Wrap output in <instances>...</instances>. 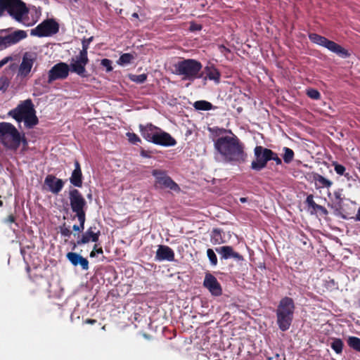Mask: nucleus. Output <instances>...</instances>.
Masks as SVG:
<instances>
[{"label": "nucleus", "mask_w": 360, "mask_h": 360, "mask_svg": "<svg viewBox=\"0 0 360 360\" xmlns=\"http://www.w3.org/2000/svg\"><path fill=\"white\" fill-rule=\"evenodd\" d=\"M215 150L226 162L231 164H242L246 162L248 154L245 146L236 135L225 136L214 142Z\"/></svg>", "instance_id": "1"}, {"label": "nucleus", "mask_w": 360, "mask_h": 360, "mask_svg": "<svg viewBox=\"0 0 360 360\" xmlns=\"http://www.w3.org/2000/svg\"><path fill=\"white\" fill-rule=\"evenodd\" d=\"M8 114L19 124L23 121L27 129H32L39 123V119L36 115V110L31 99L21 102Z\"/></svg>", "instance_id": "2"}, {"label": "nucleus", "mask_w": 360, "mask_h": 360, "mask_svg": "<svg viewBox=\"0 0 360 360\" xmlns=\"http://www.w3.org/2000/svg\"><path fill=\"white\" fill-rule=\"evenodd\" d=\"M295 303L289 297L282 298L276 310V323L278 328L283 331H287L291 326L295 312Z\"/></svg>", "instance_id": "3"}, {"label": "nucleus", "mask_w": 360, "mask_h": 360, "mask_svg": "<svg viewBox=\"0 0 360 360\" xmlns=\"http://www.w3.org/2000/svg\"><path fill=\"white\" fill-rule=\"evenodd\" d=\"M0 141L6 148L16 151L20 143L27 144L25 134L20 135L14 125L9 122L0 123Z\"/></svg>", "instance_id": "4"}, {"label": "nucleus", "mask_w": 360, "mask_h": 360, "mask_svg": "<svg viewBox=\"0 0 360 360\" xmlns=\"http://www.w3.org/2000/svg\"><path fill=\"white\" fill-rule=\"evenodd\" d=\"M29 9L22 0H0V18L8 15L18 22L27 18Z\"/></svg>", "instance_id": "5"}, {"label": "nucleus", "mask_w": 360, "mask_h": 360, "mask_svg": "<svg viewBox=\"0 0 360 360\" xmlns=\"http://www.w3.org/2000/svg\"><path fill=\"white\" fill-rule=\"evenodd\" d=\"M202 68L201 63L195 59H183L174 65L175 73L190 81L201 77L200 72Z\"/></svg>", "instance_id": "6"}, {"label": "nucleus", "mask_w": 360, "mask_h": 360, "mask_svg": "<svg viewBox=\"0 0 360 360\" xmlns=\"http://www.w3.org/2000/svg\"><path fill=\"white\" fill-rule=\"evenodd\" d=\"M309 39L311 42L328 49L342 58H346L350 56L349 51L342 46L316 33H310Z\"/></svg>", "instance_id": "7"}, {"label": "nucleus", "mask_w": 360, "mask_h": 360, "mask_svg": "<svg viewBox=\"0 0 360 360\" xmlns=\"http://www.w3.org/2000/svg\"><path fill=\"white\" fill-rule=\"evenodd\" d=\"M69 200L71 210L75 214V217L86 216L87 203L79 190L76 188L70 190Z\"/></svg>", "instance_id": "8"}, {"label": "nucleus", "mask_w": 360, "mask_h": 360, "mask_svg": "<svg viewBox=\"0 0 360 360\" xmlns=\"http://www.w3.org/2000/svg\"><path fill=\"white\" fill-rule=\"evenodd\" d=\"M271 150L262 146H257L254 149L255 160L252 162L250 167L252 170L259 172L266 167L269 161Z\"/></svg>", "instance_id": "9"}, {"label": "nucleus", "mask_w": 360, "mask_h": 360, "mask_svg": "<svg viewBox=\"0 0 360 360\" xmlns=\"http://www.w3.org/2000/svg\"><path fill=\"white\" fill-rule=\"evenodd\" d=\"M152 175L155 177V186L158 188H169L175 192L180 191V187L169 176L165 171L153 169Z\"/></svg>", "instance_id": "10"}, {"label": "nucleus", "mask_w": 360, "mask_h": 360, "mask_svg": "<svg viewBox=\"0 0 360 360\" xmlns=\"http://www.w3.org/2000/svg\"><path fill=\"white\" fill-rule=\"evenodd\" d=\"M59 31V25L53 19H47L31 30V34L39 37L55 34Z\"/></svg>", "instance_id": "11"}, {"label": "nucleus", "mask_w": 360, "mask_h": 360, "mask_svg": "<svg viewBox=\"0 0 360 360\" xmlns=\"http://www.w3.org/2000/svg\"><path fill=\"white\" fill-rule=\"evenodd\" d=\"M89 60L88 56L79 53L78 55L72 57L69 65L70 71L76 73L82 77L88 76L86 70V65Z\"/></svg>", "instance_id": "12"}, {"label": "nucleus", "mask_w": 360, "mask_h": 360, "mask_svg": "<svg viewBox=\"0 0 360 360\" xmlns=\"http://www.w3.org/2000/svg\"><path fill=\"white\" fill-rule=\"evenodd\" d=\"M69 65L65 63L60 62L54 65L48 72V84H50L58 79H66L69 75Z\"/></svg>", "instance_id": "13"}, {"label": "nucleus", "mask_w": 360, "mask_h": 360, "mask_svg": "<svg viewBox=\"0 0 360 360\" xmlns=\"http://www.w3.org/2000/svg\"><path fill=\"white\" fill-rule=\"evenodd\" d=\"M36 60L37 55L35 53L25 52L18 68V76L22 78L28 77Z\"/></svg>", "instance_id": "14"}, {"label": "nucleus", "mask_w": 360, "mask_h": 360, "mask_svg": "<svg viewBox=\"0 0 360 360\" xmlns=\"http://www.w3.org/2000/svg\"><path fill=\"white\" fill-rule=\"evenodd\" d=\"M27 37V32L21 30H15L5 37L0 36V51L16 44Z\"/></svg>", "instance_id": "15"}, {"label": "nucleus", "mask_w": 360, "mask_h": 360, "mask_svg": "<svg viewBox=\"0 0 360 360\" xmlns=\"http://www.w3.org/2000/svg\"><path fill=\"white\" fill-rule=\"evenodd\" d=\"M203 286L214 297L222 295V288L217 278L210 273H206L203 281Z\"/></svg>", "instance_id": "16"}, {"label": "nucleus", "mask_w": 360, "mask_h": 360, "mask_svg": "<svg viewBox=\"0 0 360 360\" xmlns=\"http://www.w3.org/2000/svg\"><path fill=\"white\" fill-rule=\"evenodd\" d=\"M65 182L53 174H48L44 179V185L53 194H58L63 189Z\"/></svg>", "instance_id": "17"}, {"label": "nucleus", "mask_w": 360, "mask_h": 360, "mask_svg": "<svg viewBox=\"0 0 360 360\" xmlns=\"http://www.w3.org/2000/svg\"><path fill=\"white\" fill-rule=\"evenodd\" d=\"M139 129L143 138L147 141L153 143L160 128L148 123L146 125L139 124Z\"/></svg>", "instance_id": "18"}, {"label": "nucleus", "mask_w": 360, "mask_h": 360, "mask_svg": "<svg viewBox=\"0 0 360 360\" xmlns=\"http://www.w3.org/2000/svg\"><path fill=\"white\" fill-rule=\"evenodd\" d=\"M100 233H92L90 231H86L82 234L77 236V240L76 242H71L72 244V250H75L77 245L89 243L90 241L97 243L99 240Z\"/></svg>", "instance_id": "19"}, {"label": "nucleus", "mask_w": 360, "mask_h": 360, "mask_svg": "<svg viewBox=\"0 0 360 360\" xmlns=\"http://www.w3.org/2000/svg\"><path fill=\"white\" fill-rule=\"evenodd\" d=\"M175 254L174 250L167 245H160L156 251L155 259L156 261L167 260L172 262L174 260Z\"/></svg>", "instance_id": "20"}, {"label": "nucleus", "mask_w": 360, "mask_h": 360, "mask_svg": "<svg viewBox=\"0 0 360 360\" xmlns=\"http://www.w3.org/2000/svg\"><path fill=\"white\" fill-rule=\"evenodd\" d=\"M153 143L162 146H174L176 141L169 133L160 129Z\"/></svg>", "instance_id": "21"}, {"label": "nucleus", "mask_w": 360, "mask_h": 360, "mask_svg": "<svg viewBox=\"0 0 360 360\" xmlns=\"http://www.w3.org/2000/svg\"><path fill=\"white\" fill-rule=\"evenodd\" d=\"M311 181L314 183L316 189L330 188L333 182L317 172H311L309 174Z\"/></svg>", "instance_id": "22"}, {"label": "nucleus", "mask_w": 360, "mask_h": 360, "mask_svg": "<svg viewBox=\"0 0 360 360\" xmlns=\"http://www.w3.org/2000/svg\"><path fill=\"white\" fill-rule=\"evenodd\" d=\"M216 251L221 255V259H228L230 258H233L237 261L243 259V256L238 252H235L233 248L229 245L217 248Z\"/></svg>", "instance_id": "23"}, {"label": "nucleus", "mask_w": 360, "mask_h": 360, "mask_svg": "<svg viewBox=\"0 0 360 360\" xmlns=\"http://www.w3.org/2000/svg\"><path fill=\"white\" fill-rule=\"evenodd\" d=\"M66 257L73 266L80 265L83 270L89 269V261L79 254L70 252L67 253Z\"/></svg>", "instance_id": "24"}, {"label": "nucleus", "mask_w": 360, "mask_h": 360, "mask_svg": "<svg viewBox=\"0 0 360 360\" xmlns=\"http://www.w3.org/2000/svg\"><path fill=\"white\" fill-rule=\"evenodd\" d=\"M75 169L72 171L70 177V183L75 187L81 188L82 186L83 176L81 166L78 160H75Z\"/></svg>", "instance_id": "25"}, {"label": "nucleus", "mask_w": 360, "mask_h": 360, "mask_svg": "<svg viewBox=\"0 0 360 360\" xmlns=\"http://www.w3.org/2000/svg\"><path fill=\"white\" fill-rule=\"evenodd\" d=\"M205 72L206 73V78L214 81L217 84L220 82V72L214 65L206 66Z\"/></svg>", "instance_id": "26"}, {"label": "nucleus", "mask_w": 360, "mask_h": 360, "mask_svg": "<svg viewBox=\"0 0 360 360\" xmlns=\"http://www.w3.org/2000/svg\"><path fill=\"white\" fill-rule=\"evenodd\" d=\"M193 107L198 110H210L217 108V107L213 106L211 103L204 100L195 101L193 103Z\"/></svg>", "instance_id": "27"}, {"label": "nucleus", "mask_w": 360, "mask_h": 360, "mask_svg": "<svg viewBox=\"0 0 360 360\" xmlns=\"http://www.w3.org/2000/svg\"><path fill=\"white\" fill-rule=\"evenodd\" d=\"M333 207L338 208L342 206L343 202V198L342 197V191H335L333 192Z\"/></svg>", "instance_id": "28"}, {"label": "nucleus", "mask_w": 360, "mask_h": 360, "mask_svg": "<svg viewBox=\"0 0 360 360\" xmlns=\"http://www.w3.org/2000/svg\"><path fill=\"white\" fill-rule=\"evenodd\" d=\"M347 345L354 350L360 352V338L355 336H350L347 339Z\"/></svg>", "instance_id": "29"}, {"label": "nucleus", "mask_w": 360, "mask_h": 360, "mask_svg": "<svg viewBox=\"0 0 360 360\" xmlns=\"http://www.w3.org/2000/svg\"><path fill=\"white\" fill-rule=\"evenodd\" d=\"M344 343L340 338H333L330 344L331 348L335 352L336 354H340L342 352Z\"/></svg>", "instance_id": "30"}, {"label": "nucleus", "mask_w": 360, "mask_h": 360, "mask_svg": "<svg viewBox=\"0 0 360 360\" xmlns=\"http://www.w3.org/2000/svg\"><path fill=\"white\" fill-rule=\"evenodd\" d=\"M211 241L213 244H221L224 243L221 236V231L219 229H214L211 234Z\"/></svg>", "instance_id": "31"}, {"label": "nucleus", "mask_w": 360, "mask_h": 360, "mask_svg": "<svg viewBox=\"0 0 360 360\" xmlns=\"http://www.w3.org/2000/svg\"><path fill=\"white\" fill-rule=\"evenodd\" d=\"M283 150L284 152L283 155L284 162L286 164L290 163L294 158V151L288 147H284Z\"/></svg>", "instance_id": "32"}, {"label": "nucleus", "mask_w": 360, "mask_h": 360, "mask_svg": "<svg viewBox=\"0 0 360 360\" xmlns=\"http://www.w3.org/2000/svg\"><path fill=\"white\" fill-rule=\"evenodd\" d=\"M134 57L132 54L126 53H123L120 56V58L117 60V63L120 65H125L131 63L134 60Z\"/></svg>", "instance_id": "33"}, {"label": "nucleus", "mask_w": 360, "mask_h": 360, "mask_svg": "<svg viewBox=\"0 0 360 360\" xmlns=\"http://www.w3.org/2000/svg\"><path fill=\"white\" fill-rule=\"evenodd\" d=\"M77 218L78 219V221L79 223V225L74 224L72 226L73 231L76 232H83L84 229V224L86 221V216H79V217H74L73 219Z\"/></svg>", "instance_id": "34"}, {"label": "nucleus", "mask_w": 360, "mask_h": 360, "mask_svg": "<svg viewBox=\"0 0 360 360\" xmlns=\"http://www.w3.org/2000/svg\"><path fill=\"white\" fill-rule=\"evenodd\" d=\"M93 37H91L89 38H84L82 41V49L79 51V53L88 56V49L89 47V44L93 41Z\"/></svg>", "instance_id": "35"}, {"label": "nucleus", "mask_w": 360, "mask_h": 360, "mask_svg": "<svg viewBox=\"0 0 360 360\" xmlns=\"http://www.w3.org/2000/svg\"><path fill=\"white\" fill-rule=\"evenodd\" d=\"M331 165L334 167V170L337 174L342 176L346 172V167L344 165L339 164L338 162L333 161Z\"/></svg>", "instance_id": "36"}, {"label": "nucleus", "mask_w": 360, "mask_h": 360, "mask_svg": "<svg viewBox=\"0 0 360 360\" xmlns=\"http://www.w3.org/2000/svg\"><path fill=\"white\" fill-rule=\"evenodd\" d=\"M126 136H127V137L128 139L129 142L132 143V144L136 145L138 143H141V140L139 138V136L137 134H136L135 133L127 132L126 134Z\"/></svg>", "instance_id": "37"}, {"label": "nucleus", "mask_w": 360, "mask_h": 360, "mask_svg": "<svg viewBox=\"0 0 360 360\" xmlns=\"http://www.w3.org/2000/svg\"><path fill=\"white\" fill-rule=\"evenodd\" d=\"M130 79L131 81L136 82L138 84H142L145 82L147 79V75L141 74V75H133L130 76Z\"/></svg>", "instance_id": "38"}, {"label": "nucleus", "mask_w": 360, "mask_h": 360, "mask_svg": "<svg viewBox=\"0 0 360 360\" xmlns=\"http://www.w3.org/2000/svg\"><path fill=\"white\" fill-rule=\"evenodd\" d=\"M307 95L310 98L314 99V100H319L321 98V94L320 92L315 89H309L307 90Z\"/></svg>", "instance_id": "39"}, {"label": "nucleus", "mask_w": 360, "mask_h": 360, "mask_svg": "<svg viewBox=\"0 0 360 360\" xmlns=\"http://www.w3.org/2000/svg\"><path fill=\"white\" fill-rule=\"evenodd\" d=\"M305 202L308 207H311L314 211H316V208H319V205L314 202V195L312 194L307 195Z\"/></svg>", "instance_id": "40"}, {"label": "nucleus", "mask_w": 360, "mask_h": 360, "mask_svg": "<svg viewBox=\"0 0 360 360\" xmlns=\"http://www.w3.org/2000/svg\"><path fill=\"white\" fill-rule=\"evenodd\" d=\"M207 255L210 259L211 264L213 266H216L217 264V257L214 250L210 248L207 249Z\"/></svg>", "instance_id": "41"}, {"label": "nucleus", "mask_w": 360, "mask_h": 360, "mask_svg": "<svg viewBox=\"0 0 360 360\" xmlns=\"http://www.w3.org/2000/svg\"><path fill=\"white\" fill-rule=\"evenodd\" d=\"M10 81L6 77H0V91H6L9 86Z\"/></svg>", "instance_id": "42"}, {"label": "nucleus", "mask_w": 360, "mask_h": 360, "mask_svg": "<svg viewBox=\"0 0 360 360\" xmlns=\"http://www.w3.org/2000/svg\"><path fill=\"white\" fill-rule=\"evenodd\" d=\"M101 65L105 68L106 72H109L112 70V61L110 59L104 58L101 60Z\"/></svg>", "instance_id": "43"}, {"label": "nucleus", "mask_w": 360, "mask_h": 360, "mask_svg": "<svg viewBox=\"0 0 360 360\" xmlns=\"http://www.w3.org/2000/svg\"><path fill=\"white\" fill-rule=\"evenodd\" d=\"M60 232L62 236L65 237H70L72 234V231H70L68 226H66L65 224L63 226H60Z\"/></svg>", "instance_id": "44"}, {"label": "nucleus", "mask_w": 360, "mask_h": 360, "mask_svg": "<svg viewBox=\"0 0 360 360\" xmlns=\"http://www.w3.org/2000/svg\"><path fill=\"white\" fill-rule=\"evenodd\" d=\"M270 160L275 161L276 164L278 165L282 164L281 159L278 157V154L274 152L272 150H271V154L270 155V157H269V161Z\"/></svg>", "instance_id": "45"}, {"label": "nucleus", "mask_w": 360, "mask_h": 360, "mask_svg": "<svg viewBox=\"0 0 360 360\" xmlns=\"http://www.w3.org/2000/svg\"><path fill=\"white\" fill-rule=\"evenodd\" d=\"M209 131L212 133H214L217 136H219L225 132L226 130L223 128H219L217 127L213 128H209Z\"/></svg>", "instance_id": "46"}, {"label": "nucleus", "mask_w": 360, "mask_h": 360, "mask_svg": "<svg viewBox=\"0 0 360 360\" xmlns=\"http://www.w3.org/2000/svg\"><path fill=\"white\" fill-rule=\"evenodd\" d=\"M12 58L11 56L6 57L0 60V68H1L4 65H5L8 61L11 60Z\"/></svg>", "instance_id": "47"}, {"label": "nucleus", "mask_w": 360, "mask_h": 360, "mask_svg": "<svg viewBox=\"0 0 360 360\" xmlns=\"http://www.w3.org/2000/svg\"><path fill=\"white\" fill-rule=\"evenodd\" d=\"M15 221V217L13 214H10L8 216V217L5 219V222L7 223H13Z\"/></svg>", "instance_id": "48"}, {"label": "nucleus", "mask_w": 360, "mask_h": 360, "mask_svg": "<svg viewBox=\"0 0 360 360\" xmlns=\"http://www.w3.org/2000/svg\"><path fill=\"white\" fill-rule=\"evenodd\" d=\"M98 245L96 243H95L93 250H94L97 254H103V248L101 247L98 248Z\"/></svg>", "instance_id": "49"}, {"label": "nucleus", "mask_w": 360, "mask_h": 360, "mask_svg": "<svg viewBox=\"0 0 360 360\" xmlns=\"http://www.w3.org/2000/svg\"><path fill=\"white\" fill-rule=\"evenodd\" d=\"M86 231H90L92 233H98L101 234L100 230H98L95 225L94 226H91L89 228L87 229Z\"/></svg>", "instance_id": "50"}, {"label": "nucleus", "mask_w": 360, "mask_h": 360, "mask_svg": "<svg viewBox=\"0 0 360 360\" xmlns=\"http://www.w3.org/2000/svg\"><path fill=\"white\" fill-rule=\"evenodd\" d=\"M219 49L221 53H230L229 49L226 48L224 45L219 46Z\"/></svg>", "instance_id": "51"}, {"label": "nucleus", "mask_w": 360, "mask_h": 360, "mask_svg": "<svg viewBox=\"0 0 360 360\" xmlns=\"http://www.w3.org/2000/svg\"><path fill=\"white\" fill-rule=\"evenodd\" d=\"M316 211H321L325 214H328V211L326 209V207H324L323 206L320 205H319V208H316Z\"/></svg>", "instance_id": "52"}, {"label": "nucleus", "mask_w": 360, "mask_h": 360, "mask_svg": "<svg viewBox=\"0 0 360 360\" xmlns=\"http://www.w3.org/2000/svg\"><path fill=\"white\" fill-rule=\"evenodd\" d=\"M149 153H149L148 151H146V150H143V149H142V150H141V155L142 157H145V158H150V154H149Z\"/></svg>", "instance_id": "53"}, {"label": "nucleus", "mask_w": 360, "mask_h": 360, "mask_svg": "<svg viewBox=\"0 0 360 360\" xmlns=\"http://www.w3.org/2000/svg\"><path fill=\"white\" fill-rule=\"evenodd\" d=\"M342 176H344L347 181L353 180V176L349 172H346Z\"/></svg>", "instance_id": "54"}, {"label": "nucleus", "mask_w": 360, "mask_h": 360, "mask_svg": "<svg viewBox=\"0 0 360 360\" xmlns=\"http://www.w3.org/2000/svg\"><path fill=\"white\" fill-rule=\"evenodd\" d=\"M84 323H87V324H94V323H96V319H86L84 321Z\"/></svg>", "instance_id": "55"}, {"label": "nucleus", "mask_w": 360, "mask_h": 360, "mask_svg": "<svg viewBox=\"0 0 360 360\" xmlns=\"http://www.w3.org/2000/svg\"><path fill=\"white\" fill-rule=\"evenodd\" d=\"M354 219L357 221H360V207H359Z\"/></svg>", "instance_id": "56"}, {"label": "nucleus", "mask_w": 360, "mask_h": 360, "mask_svg": "<svg viewBox=\"0 0 360 360\" xmlns=\"http://www.w3.org/2000/svg\"><path fill=\"white\" fill-rule=\"evenodd\" d=\"M191 29L192 30H201V25H195V26H191Z\"/></svg>", "instance_id": "57"}, {"label": "nucleus", "mask_w": 360, "mask_h": 360, "mask_svg": "<svg viewBox=\"0 0 360 360\" xmlns=\"http://www.w3.org/2000/svg\"><path fill=\"white\" fill-rule=\"evenodd\" d=\"M240 202L242 203H245L248 202V198L242 197L240 198Z\"/></svg>", "instance_id": "58"}, {"label": "nucleus", "mask_w": 360, "mask_h": 360, "mask_svg": "<svg viewBox=\"0 0 360 360\" xmlns=\"http://www.w3.org/2000/svg\"><path fill=\"white\" fill-rule=\"evenodd\" d=\"M96 251H95L94 250H93L90 252L89 256H90L91 257H94L96 256Z\"/></svg>", "instance_id": "59"}, {"label": "nucleus", "mask_w": 360, "mask_h": 360, "mask_svg": "<svg viewBox=\"0 0 360 360\" xmlns=\"http://www.w3.org/2000/svg\"><path fill=\"white\" fill-rule=\"evenodd\" d=\"M356 168H357V169L359 170V172L360 173V162H356Z\"/></svg>", "instance_id": "60"}, {"label": "nucleus", "mask_w": 360, "mask_h": 360, "mask_svg": "<svg viewBox=\"0 0 360 360\" xmlns=\"http://www.w3.org/2000/svg\"><path fill=\"white\" fill-rule=\"evenodd\" d=\"M9 30V29H4V30H0L1 32H8Z\"/></svg>", "instance_id": "61"}, {"label": "nucleus", "mask_w": 360, "mask_h": 360, "mask_svg": "<svg viewBox=\"0 0 360 360\" xmlns=\"http://www.w3.org/2000/svg\"><path fill=\"white\" fill-rule=\"evenodd\" d=\"M132 16L135 17V18H138L139 17V15H138V14L136 13H133Z\"/></svg>", "instance_id": "62"}, {"label": "nucleus", "mask_w": 360, "mask_h": 360, "mask_svg": "<svg viewBox=\"0 0 360 360\" xmlns=\"http://www.w3.org/2000/svg\"><path fill=\"white\" fill-rule=\"evenodd\" d=\"M3 206V201L0 200V207Z\"/></svg>", "instance_id": "63"}]
</instances>
